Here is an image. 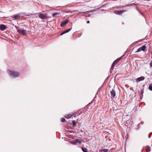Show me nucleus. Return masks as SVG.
Masks as SVG:
<instances>
[{
  "label": "nucleus",
  "instance_id": "obj_11",
  "mask_svg": "<svg viewBox=\"0 0 152 152\" xmlns=\"http://www.w3.org/2000/svg\"><path fill=\"white\" fill-rule=\"evenodd\" d=\"M12 17L15 19H16L18 18H20V14H17L15 15H13Z\"/></svg>",
  "mask_w": 152,
  "mask_h": 152
},
{
  "label": "nucleus",
  "instance_id": "obj_9",
  "mask_svg": "<svg viewBox=\"0 0 152 152\" xmlns=\"http://www.w3.org/2000/svg\"><path fill=\"white\" fill-rule=\"evenodd\" d=\"M7 28V26L4 25H0V29L2 31H3L6 29Z\"/></svg>",
  "mask_w": 152,
  "mask_h": 152
},
{
  "label": "nucleus",
  "instance_id": "obj_10",
  "mask_svg": "<svg viewBox=\"0 0 152 152\" xmlns=\"http://www.w3.org/2000/svg\"><path fill=\"white\" fill-rule=\"evenodd\" d=\"M145 150L146 152H150L151 151V148L148 145H147L145 148Z\"/></svg>",
  "mask_w": 152,
  "mask_h": 152
},
{
  "label": "nucleus",
  "instance_id": "obj_19",
  "mask_svg": "<svg viewBox=\"0 0 152 152\" xmlns=\"http://www.w3.org/2000/svg\"><path fill=\"white\" fill-rule=\"evenodd\" d=\"M124 54L122 55V56H121L120 58L117 59L116 60V61H117L118 62L119 61L121 60V58L124 56Z\"/></svg>",
  "mask_w": 152,
  "mask_h": 152
},
{
  "label": "nucleus",
  "instance_id": "obj_27",
  "mask_svg": "<svg viewBox=\"0 0 152 152\" xmlns=\"http://www.w3.org/2000/svg\"><path fill=\"white\" fill-rule=\"evenodd\" d=\"M150 66L151 67H152V60L150 63Z\"/></svg>",
  "mask_w": 152,
  "mask_h": 152
},
{
  "label": "nucleus",
  "instance_id": "obj_31",
  "mask_svg": "<svg viewBox=\"0 0 152 152\" xmlns=\"http://www.w3.org/2000/svg\"><path fill=\"white\" fill-rule=\"evenodd\" d=\"M144 124V122L143 121H141L140 123V124Z\"/></svg>",
  "mask_w": 152,
  "mask_h": 152
},
{
  "label": "nucleus",
  "instance_id": "obj_30",
  "mask_svg": "<svg viewBox=\"0 0 152 152\" xmlns=\"http://www.w3.org/2000/svg\"><path fill=\"white\" fill-rule=\"evenodd\" d=\"M78 143H79L80 144H81L82 143V141H80L79 140V141L78 142Z\"/></svg>",
  "mask_w": 152,
  "mask_h": 152
},
{
  "label": "nucleus",
  "instance_id": "obj_2",
  "mask_svg": "<svg viewBox=\"0 0 152 152\" xmlns=\"http://www.w3.org/2000/svg\"><path fill=\"white\" fill-rule=\"evenodd\" d=\"M17 30L18 33L23 35L25 36L27 35V31L26 30L18 28Z\"/></svg>",
  "mask_w": 152,
  "mask_h": 152
},
{
  "label": "nucleus",
  "instance_id": "obj_21",
  "mask_svg": "<svg viewBox=\"0 0 152 152\" xmlns=\"http://www.w3.org/2000/svg\"><path fill=\"white\" fill-rule=\"evenodd\" d=\"M142 50H141V48H139L138 50L135 52V53H137V52H140V51H141Z\"/></svg>",
  "mask_w": 152,
  "mask_h": 152
},
{
  "label": "nucleus",
  "instance_id": "obj_20",
  "mask_svg": "<svg viewBox=\"0 0 152 152\" xmlns=\"http://www.w3.org/2000/svg\"><path fill=\"white\" fill-rule=\"evenodd\" d=\"M149 89L150 91H152V84L149 86Z\"/></svg>",
  "mask_w": 152,
  "mask_h": 152
},
{
  "label": "nucleus",
  "instance_id": "obj_15",
  "mask_svg": "<svg viewBox=\"0 0 152 152\" xmlns=\"http://www.w3.org/2000/svg\"><path fill=\"white\" fill-rule=\"evenodd\" d=\"M79 141V140L76 139L74 140L73 142L72 143L73 145H76V143L78 142Z\"/></svg>",
  "mask_w": 152,
  "mask_h": 152
},
{
  "label": "nucleus",
  "instance_id": "obj_22",
  "mask_svg": "<svg viewBox=\"0 0 152 152\" xmlns=\"http://www.w3.org/2000/svg\"><path fill=\"white\" fill-rule=\"evenodd\" d=\"M59 14L57 12H55L53 14H52V15L53 17H54L55 15H57V14Z\"/></svg>",
  "mask_w": 152,
  "mask_h": 152
},
{
  "label": "nucleus",
  "instance_id": "obj_5",
  "mask_svg": "<svg viewBox=\"0 0 152 152\" xmlns=\"http://www.w3.org/2000/svg\"><path fill=\"white\" fill-rule=\"evenodd\" d=\"M39 17L40 18L42 19H45L47 18V17L43 14H42L41 13H39Z\"/></svg>",
  "mask_w": 152,
  "mask_h": 152
},
{
  "label": "nucleus",
  "instance_id": "obj_6",
  "mask_svg": "<svg viewBox=\"0 0 152 152\" xmlns=\"http://www.w3.org/2000/svg\"><path fill=\"white\" fill-rule=\"evenodd\" d=\"M118 62L117 61H116V60L114 61L113 64H112L111 68L110 69V72H111V71L113 69L114 67Z\"/></svg>",
  "mask_w": 152,
  "mask_h": 152
},
{
  "label": "nucleus",
  "instance_id": "obj_8",
  "mask_svg": "<svg viewBox=\"0 0 152 152\" xmlns=\"http://www.w3.org/2000/svg\"><path fill=\"white\" fill-rule=\"evenodd\" d=\"M145 79V78L143 77H140L137 78L136 79V82L137 83H138V82H139L140 81H142L144 80Z\"/></svg>",
  "mask_w": 152,
  "mask_h": 152
},
{
  "label": "nucleus",
  "instance_id": "obj_12",
  "mask_svg": "<svg viewBox=\"0 0 152 152\" xmlns=\"http://www.w3.org/2000/svg\"><path fill=\"white\" fill-rule=\"evenodd\" d=\"M141 50L143 51H145V49H146V47L145 45L142 46V47H140Z\"/></svg>",
  "mask_w": 152,
  "mask_h": 152
},
{
  "label": "nucleus",
  "instance_id": "obj_14",
  "mask_svg": "<svg viewBox=\"0 0 152 152\" xmlns=\"http://www.w3.org/2000/svg\"><path fill=\"white\" fill-rule=\"evenodd\" d=\"M20 14H24L26 16H30L31 15H33V14H29L28 15H27L26 13L25 12H23V13H21Z\"/></svg>",
  "mask_w": 152,
  "mask_h": 152
},
{
  "label": "nucleus",
  "instance_id": "obj_23",
  "mask_svg": "<svg viewBox=\"0 0 152 152\" xmlns=\"http://www.w3.org/2000/svg\"><path fill=\"white\" fill-rule=\"evenodd\" d=\"M72 125L73 126H74L76 125V123H75V121H73L72 122Z\"/></svg>",
  "mask_w": 152,
  "mask_h": 152
},
{
  "label": "nucleus",
  "instance_id": "obj_18",
  "mask_svg": "<svg viewBox=\"0 0 152 152\" xmlns=\"http://www.w3.org/2000/svg\"><path fill=\"white\" fill-rule=\"evenodd\" d=\"M101 151H103V152H108V151H108V149H103L101 150Z\"/></svg>",
  "mask_w": 152,
  "mask_h": 152
},
{
  "label": "nucleus",
  "instance_id": "obj_16",
  "mask_svg": "<svg viewBox=\"0 0 152 152\" xmlns=\"http://www.w3.org/2000/svg\"><path fill=\"white\" fill-rule=\"evenodd\" d=\"M72 116V115L70 114L67 115H65V118H70Z\"/></svg>",
  "mask_w": 152,
  "mask_h": 152
},
{
  "label": "nucleus",
  "instance_id": "obj_34",
  "mask_svg": "<svg viewBox=\"0 0 152 152\" xmlns=\"http://www.w3.org/2000/svg\"><path fill=\"white\" fill-rule=\"evenodd\" d=\"M15 27L16 28H17V27L16 26H15Z\"/></svg>",
  "mask_w": 152,
  "mask_h": 152
},
{
  "label": "nucleus",
  "instance_id": "obj_33",
  "mask_svg": "<svg viewBox=\"0 0 152 152\" xmlns=\"http://www.w3.org/2000/svg\"><path fill=\"white\" fill-rule=\"evenodd\" d=\"M133 122H132L131 124L132 125V124Z\"/></svg>",
  "mask_w": 152,
  "mask_h": 152
},
{
  "label": "nucleus",
  "instance_id": "obj_24",
  "mask_svg": "<svg viewBox=\"0 0 152 152\" xmlns=\"http://www.w3.org/2000/svg\"><path fill=\"white\" fill-rule=\"evenodd\" d=\"M66 33V31H64L60 34V35H61V36L62 35H63L64 34H65Z\"/></svg>",
  "mask_w": 152,
  "mask_h": 152
},
{
  "label": "nucleus",
  "instance_id": "obj_28",
  "mask_svg": "<svg viewBox=\"0 0 152 152\" xmlns=\"http://www.w3.org/2000/svg\"><path fill=\"white\" fill-rule=\"evenodd\" d=\"M129 121H126V123L127 124H130L129 123Z\"/></svg>",
  "mask_w": 152,
  "mask_h": 152
},
{
  "label": "nucleus",
  "instance_id": "obj_7",
  "mask_svg": "<svg viewBox=\"0 0 152 152\" xmlns=\"http://www.w3.org/2000/svg\"><path fill=\"white\" fill-rule=\"evenodd\" d=\"M68 22V20H66L62 22L61 25V27H64L66 25L67 23Z\"/></svg>",
  "mask_w": 152,
  "mask_h": 152
},
{
  "label": "nucleus",
  "instance_id": "obj_29",
  "mask_svg": "<svg viewBox=\"0 0 152 152\" xmlns=\"http://www.w3.org/2000/svg\"><path fill=\"white\" fill-rule=\"evenodd\" d=\"M143 92H144V91L143 90H142L141 91V94L142 95L143 93Z\"/></svg>",
  "mask_w": 152,
  "mask_h": 152
},
{
  "label": "nucleus",
  "instance_id": "obj_25",
  "mask_svg": "<svg viewBox=\"0 0 152 152\" xmlns=\"http://www.w3.org/2000/svg\"><path fill=\"white\" fill-rule=\"evenodd\" d=\"M65 121V119L64 118H62L61 119V122H64Z\"/></svg>",
  "mask_w": 152,
  "mask_h": 152
},
{
  "label": "nucleus",
  "instance_id": "obj_1",
  "mask_svg": "<svg viewBox=\"0 0 152 152\" xmlns=\"http://www.w3.org/2000/svg\"><path fill=\"white\" fill-rule=\"evenodd\" d=\"M7 71L9 75L12 77H17L20 75V73L16 71L8 69Z\"/></svg>",
  "mask_w": 152,
  "mask_h": 152
},
{
  "label": "nucleus",
  "instance_id": "obj_3",
  "mask_svg": "<svg viewBox=\"0 0 152 152\" xmlns=\"http://www.w3.org/2000/svg\"><path fill=\"white\" fill-rule=\"evenodd\" d=\"M126 11V10H117L114 11V12L117 15H121Z\"/></svg>",
  "mask_w": 152,
  "mask_h": 152
},
{
  "label": "nucleus",
  "instance_id": "obj_26",
  "mask_svg": "<svg viewBox=\"0 0 152 152\" xmlns=\"http://www.w3.org/2000/svg\"><path fill=\"white\" fill-rule=\"evenodd\" d=\"M71 29H72V28L70 29H68L65 30V31H66V32L67 33L69 32V31H70L71 30Z\"/></svg>",
  "mask_w": 152,
  "mask_h": 152
},
{
  "label": "nucleus",
  "instance_id": "obj_32",
  "mask_svg": "<svg viewBox=\"0 0 152 152\" xmlns=\"http://www.w3.org/2000/svg\"><path fill=\"white\" fill-rule=\"evenodd\" d=\"M90 23V22H89V21H87V23Z\"/></svg>",
  "mask_w": 152,
  "mask_h": 152
},
{
  "label": "nucleus",
  "instance_id": "obj_4",
  "mask_svg": "<svg viewBox=\"0 0 152 152\" xmlns=\"http://www.w3.org/2000/svg\"><path fill=\"white\" fill-rule=\"evenodd\" d=\"M110 94L111 96V98L113 99V98H115L116 94L115 91L114 90H112L110 91Z\"/></svg>",
  "mask_w": 152,
  "mask_h": 152
},
{
  "label": "nucleus",
  "instance_id": "obj_13",
  "mask_svg": "<svg viewBox=\"0 0 152 152\" xmlns=\"http://www.w3.org/2000/svg\"><path fill=\"white\" fill-rule=\"evenodd\" d=\"M99 127L101 129H103L104 128V126L103 124L101 123L99 125Z\"/></svg>",
  "mask_w": 152,
  "mask_h": 152
},
{
  "label": "nucleus",
  "instance_id": "obj_17",
  "mask_svg": "<svg viewBox=\"0 0 152 152\" xmlns=\"http://www.w3.org/2000/svg\"><path fill=\"white\" fill-rule=\"evenodd\" d=\"M82 150L83 152H88L87 149L85 148H82Z\"/></svg>",
  "mask_w": 152,
  "mask_h": 152
}]
</instances>
